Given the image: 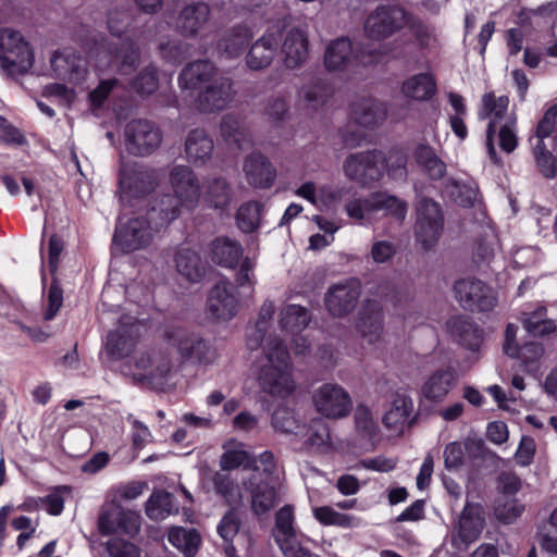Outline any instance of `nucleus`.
Segmentation results:
<instances>
[{"mask_svg":"<svg viewBox=\"0 0 557 557\" xmlns=\"http://www.w3.org/2000/svg\"><path fill=\"white\" fill-rule=\"evenodd\" d=\"M33 64V52L22 35L10 28L0 30L1 70L13 77L28 72Z\"/></svg>","mask_w":557,"mask_h":557,"instance_id":"0eeeda50","label":"nucleus"},{"mask_svg":"<svg viewBox=\"0 0 557 557\" xmlns=\"http://www.w3.org/2000/svg\"><path fill=\"white\" fill-rule=\"evenodd\" d=\"M451 336L463 347L475 351L483 342V332L465 315L451 317L447 321Z\"/></svg>","mask_w":557,"mask_h":557,"instance_id":"72a5a7b5","label":"nucleus"},{"mask_svg":"<svg viewBox=\"0 0 557 557\" xmlns=\"http://www.w3.org/2000/svg\"><path fill=\"white\" fill-rule=\"evenodd\" d=\"M216 74L215 65L208 60H198L189 63L180 74L178 84L182 89L202 90L210 84Z\"/></svg>","mask_w":557,"mask_h":557,"instance_id":"7c9ffc66","label":"nucleus"},{"mask_svg":"<svg viewBox=\"0 0 557 557\" xmlns=\"http://www.w3.org/2000/svg\"><path fill=\"white\" fill-rule=\"evenodd\" d=\"M343 170L350 181L368 185L383 176L384 156L377 150L351 153L344 161Z\"/></svg>","mask_w":557,"mask_h":557,"instance_id":"1a4fd4ad","label":"nucleus"},{"mask_svg":"<svg viewBox=\"0 0 557 557\" xmlns=\"http://www.w3.org/2000/svg\"><path fill=\"white\" fill-rule=\"evenodd\" d=\"M532 154L540 173L546 178L557 175V157H554L545 144H531Z\"/></svg>","mask_w":557,"mask_h":557,"instance_id":"13d9d810","label":"nucleus"},{"mask_svg":"<svg viewBox=\"0 0 557 557\" xmlns=\"http://www.w3.org/2000/svg\"><path fill=\"white\" fill-rule=\"evenodd\" d=\"M223 454L220 457V467L230 471L243 467L252 468L253 457L245 449V445L237 441H228L223 445Z\"/></svg>","mask_w":557,"mask_h":557,"instance_id":"79ce46f5","label":"nucleus"},{"mask_svg":"<svg viewBox=\"0 0 557 557\" xmlns=\"http://www.w3.org/2000/svg\"><path fill=\"white\" fill-rule=\"evenodd\" d=\"M274 311L275 308L272 301H265L260 308L256 325L247 335V346L249 349L255 350L259 348L264 341L267 344L269 338H273L271 335H268V331L271 325Z\"/></svg>","mask_w":557,"mask_h":557,"instance_id":"37998d69","label":"nucleus"},{"mask_svg":"<svg viewBox=\"0 0 557 557\" xmlns=\"http://www.w3.org/2000/svg\"><path fill=\"white\" fill-rule=\"evenodd\" d=\"M456 300L470 311H490L496 305L494 290L478 278H461L454 284Z\"/></svg>","mask_w":557,"mask_h":557,"instance_id":"f8f14e48","label":"nucleus"},{"mask_svg":"<svg viewBox=\"0 0 557 557\" xmlns=\"http://www.w3.org/2000/svg\"><path fill=\"white\" fill-rule=\"evenodd\" d=\"M295 194L320 209H333L342 201L345 188L332 184L317 186L314 182L308 181Z\"/></svg>","mask_w":557,"mask_h":557,"instance_id":"a878e982","label":"nucleus"},{"mask_svg":"<svg viewBox=\"0 0 557 557\" xmlns=\"http://www.w3.org/2000/svg\"><path fill=\"white\" fill-rule=\"evenodd\" d=\"M485 525L484 509L479 504L468 503L455 527L453 543L457 548L467 547L474 542Z\"/></svg>","mask_w":557,"mask_h":557,"instance_id":"4be33fe9","label":"nucleus"},{"mask_svg":"<svg viewBox=\"0 0 557 557\" xmlns=\"http://www.w3.org/2000/svg\"><path fill=\"white\" fill-rule=\"evenodd\" d=\"M411 400H396L393 407L385 413L383 422L387 428L398 430L406 423L411 413Z\"/></svg>","mask_w":557,"mask_h":557,"instance_id":"052dcab7","label":"nucleus"},{"mask_svg":"<svg viewBox=\"0 0 557 557\" xmlns=\"http://www.w3.org/2000/svg\"><path fill=\"white\" fill-rule=\"evenodd\" d=\"M157 185L156 172L138 162H122L120 168L119 190L124 205L133 206L151 193Z\"/></svg>","mask_w":557,"mask_h":557,"instance_id":"6e6552de","label":"nucleus"},{"mask_svg":"<svg viewBox=\"0 0 557 557\" xmlns=\"http://www.w3.org/2000/svg\"><path fill=\"white\" fill-rule=\"evenodd\" d=\"M159 216L160 209L154 205L145 213L138 212L125 222L121 218L114 232L113 247L123 253L148 247L154 233L165 226L158 225Z\"/></svg>","mask_w":557,"mask_h":557,"instance_id":"20e7f679","label":"nucleus"},{"mask_svg":"<svg viewBox=\"0 0 557 557\" xmlns=\"http://www.w3.org/2000/svg\"><path fill=\"white\" fill-rule=\"evenodd\" d=\"M498 138L503 151L510 153L517 148V117L513 113L500 125Z\"/></svg>","mask_w":557,"mask_h":557,"instance_id":"774afa93","label":"nucleus"},{"mask_svg":"<svg viewBox=\"0 0 557 557\" xmlns=\"http://www.w3.org/2000/svg\"><path fill=\"white\" fill-rule=\"evenodd\" d=\"M257 381L262 392L285 398L289 396L295 383L292 377V364L288 350L280 338H269L263 348Z\"/></svg>","mask_w":557,"mask_h":557,"instance_id":"f03ea898","label":"nucleus"},{"mask_svg":"<svg viewBox=\"0 0 557 557\" xmlns=\"http://www.w3.org/2000/svg\"><path fill=\"white\" fill-rule=\"evenodd\" d=\"M140 515L134 510L121 509L113 516L110 512L99 518L100 531L104 534L121 532L134 536L140 529Z\"/></svg>","mask_w":557,"mask_h":557,"instance_id":"473e14b6","label":"nucleus"},{"mask_svg":"<svg viewBox=\"0 0 557 557\" xmlns=\"http://www.w3.org/2000/svg\"><path fill=\"white\" fill-rule=\"evenodd\" d=\"M310 321V314L301 306L288 305L281 311L280 325L292 334L304 330Z\"/></svg>","mask_w":557,"mask_h":557,"instance_id":"3c124183","label":"nucleus"},{"mask_svg":"<svg viewBox=\"0 0 557 557\" xmlns=\"http://www.w3.org/2000/svg\"><path fill=\"white\" fill-rule=\"evenodd\" d=\"M169 542L182 550L186 557H193L198 550L200 535L195 529L173 527L168 534Z\"/></svg>","mask_w":557,"mask_h":557,"instance_id":"de8ad7c7","label":"nucleus"},{"mask_svg":"<svg viewBox=\"0 0 557 557\" xmlns=\"http://www.w3.org/2000/svg\"><path fill=\"white\" fill-rule=\"evenodd\" d=\"M525 330L533 336H545L556 331L555 321L546 318V310L540 308L523 320Z\"/></svg>","mask_w":557,"mask_h":557,"instance_id":"4d7b16f0","label":"nucleus"},{"mask_svg":"<svg viewBox=\"0 0 557 557\" xmlns=\"http://www.w3.org/2000/svg\"><path fill=\"white\" fill-rule=\"evenodd\" d=\"M323 61L325 69L333 73L348 72L367 63L347 37L332 40L325 48Z\"/></svg>","mask_w":557,"mask_h":557,"instance_id":"dca6fc26","label":"nucleus"},{"mask_svg":"<svg viewBox=\"0 0 557 557\" xmlns=\"http://www.w3.org/2000/svg\"><path fill=\"white\" fill-rule=\"evenodd\" d=\"M178 512L174 497L164 491H156L151 494L146 504V513L151 520H163L173 513Z\"/></svg>","mask_w":557,"mask_h":557,"instance_id":"a18cd8bd","label":"nucleus"},{"mask_svg":"<svg viewBox=\"0 0 557 557\" xmlns=\"http://www.w3.org/2000/svg\"><path fill=\"white\" fill-rule=\"evenodd\" d=\"M294 521V507L290 505H285L275 515L273 536L283 554L285 552H293L294 547L299 544Z\"/></svg>","mask_w":557,"mask_h":557,"instance_id":"2f4dec72","label":"nucleus"},{"mask_svg":"<svg viewBox=\"0 0 557 557\" xmlns=\"http://www.w3.org/2000/svg\"><path fill=\"white\" fill-rule=\"evenodd\" d=\"M412 158L421 171L431 180H440L446 173L445 162L437 156L434 148L419 143L412 150Z\"/></svg>","mask_w":557,"mask_h":557,"instance_id":"e433bc0d","label":"nucleus"},{"mask_svg":"<svg viewBox=\"0 0 557 557\" xmlns=\"http://www.w3.org/2000/svg\"><path fill=\"white\" fill-rule=\"evenodd\" d=\"M235 94L232 78L220 75L198 92L197 109L203 113L221 111L233 101Z\"/></svg>","mask_w":557,"mask_h":557,"instance_id":"aec40b11","label":"nucleus"},{"mask_svg":"<svg viewBox=\"0 0 557 557\" xmlns=\"http://www.w3.org/2000/svg\"><path fill=\"white\" fill-rule=\"evenodd\" d=\"M371 201L375 219L379 212H383V215L391 216L399 222H403L407 215V202L394 195L385 191L372 193Z\"/></svg>","mask_w":557,"mask_h":557,"instance_id":"a19ab883","label":"nucleus"},{"mask_svg":"<svg viewBox=\"0 0 557 557\" xmlns=\"http://www.w3.org/2000/svg\"><path fill=\"white\" fill-rule=\"evenodd\" d=\"M509 98L507 96L496 97L494 92H486L481 100V107L478 112L480 120H488L486 129V148L491 160L498 163L499 159L494 146L496 126L503 124L510 116L508 114Z\"/></svg>","mask_w":557,"mask_h":557,"instance_id":"ddd939ff","label":"nucleus"},{"mask_svg":"<svg viewBox=\"0 0 557 557\" xmlns=\"http://www.w3.org/2000/svg\"><path fill=\"white\" fill-rule=\"evenodd\" d=\"M361 294V285L358 280H348L329 288L325 295V306L334 317H343L351 312Z\"/></svg>","mask_w":557,"mask_h":557,"instance_id":"5701e85b","label":"nucleus"},{"mask_svg":"<svg viewBox=\"0 0 557 557\" xmlns=\"http://www.w3.org/2000/svg\"><path fill=\"white\" fill-rule=\"evenodd\" d=\"M280 33L268 29L249 48L246 54V65L252 71H261L269 67L278 49Z\"/></svg>","mask_w":557,"mask_h":557,"instance_id":"b1692460","label":"nucleus"},{"mask_svg":"<svg viewBox=\"0 0 557 557\" xmlns=\"http://www.w3.org/2000/svg\"><path fill=\"white\" fill-rule=\"evenodd\" d=\"M242 253L240 244L228 238L220 237L211 244L212 260L225 268H234Z\"/></svg>","mask_w":557,"mask_h":557,"instance_id":"c03bdc74","label":"nucleus"},{"mask_svg":"<svg viewBox=\"0 0 557 557\" xmlns=\"http://www.w3.org/2000/svg\"><path fill=\"white\" fill-rule=\"evenodd\" d=\"M456 382L457 375L454 369H440L425 380L421 393L429 400L441 401L455 386Z\"/></svg>","mask_w":557,"mask_h":557,"instance_id":"f704fd0d","label":"nucleus"},{"mask_svg":"<svg viewBox=\"0 0 557 557\" xmlns=\"http://www.w3.org/2000/svg\"><path fill=\"white\" fill-rule=\"evenodd\" d=\"M205 188V199L211 207L224 209L230 205L232 191L224 178H208Z\"/></svg>","mask_w":557,"mask_h":557,"instance_id":"8fccbe9b","label":"nucleus"},{"mask_svg":"<svg viewBox=\"0 0 557 557\" xmlns=\"http://www.w3.org/2000/svg\"><path fill=\"white\" fill-rule=\"evenodd\" d=\"M210 8L202 1L186 3L176 18V28L185 37L197 36L207 25Z\"/></svg>","mask_w":557,"mask_h":557,"instance_id":"cd10ccee","label":"nucleus"},{"mask_svg":"<svg viewBox=\"0 0 557 557\" xmlns=\"http://www.w3.org/2000/svg\"><path fill=\"white\" fill-rule=\"evenodd\" d=\"M213 147L212 138L203 129H193L185 140L186 158L196 165L203 164L210 159Z\"/></svg>","mask_w":557,"mask_h":557,"instance_id":"4c0bfd02","label":"nucleus"},{"mask_svg":"<svg viewBox=\"0 0 557 557\" xmlns=\"http://www.w3.org/2000/svg\"><path fill=\"white\" fill-rule=\"evenodd\" d=\"M262 205L258 201H248L243 203L236 213V223L245 233L256 231L261 221Z\"/></svg>","mask_w":557,"mask_h":557,"instance_id":"603ef678","label":"nucleus"},{"mask_svg":"<svg viewBox=\"0 0 557 557\" xmlns=\"http://www.w3.org/2000/svg\"><path fill=\"white\" fill-rule=\"evenodd\" d=\"M252 37L250 27L244 24L235 25L225 30L218 40V53L225 59H237L244 53Z\"/></svg>","mask_w":557,"mask_h":557,"instance_id":"c756f323","label":"nucleus"},{"mask_svg":"<svg viewBox=\"0 0 557 557\" xmlns=\"http://www.w3.org/2000/svg\"><path fill=\"white\" fill-rule=\"evenodd\" d=\"M214 488L225 502L235 506L242 500V494L237 482L230 474L216 472L213 476Z\"/></svg>","mask_w":557,"mask_h":557,"instance_id":"6e6d98bb","label":"nucleus"},{"mask_svg":"<svg viewBox=\"0 0 557 557\" xmlns=\"http://www.w3.org/2000/svg\"><path fill=\"white\" fill-rule=\"evenodd\" d=\"M164 336L184 361L209 366L214 363L219 357L211 341L205 338L200 333L175 327L168 330Z\"/></svg>","mask_w":557,"mask_h":557,"instance_id":"423d86ee","label":"nucleus"},{"mask_svg":"<svg viewBox=\"0 0 557 557\" xmlns=\"http://www.w3.org/2000/svg\"><path fill=\"white\" fill-rule=\"evenodd\" d=\"M239 309V298L233 284L228 281L218 282L209 292L207 310L212 318L220 321H230Z\"/></svg>","mask_w":557,"mask_h":557,"instance_id":"412c9836","label":"nucleus"},{"mask_svg":"<svg viewBox=\"0 0 557 557\" xmlns=\"http://www.w3.org/2000/svg\"><path fill=\"white\" fill-rule=\"evenodd\" d=\"M188 44L180 39L168 40L159 45L161 58L172 64H178L184 61L188 55Z\"/></svg>","mask_w":557,"mask_h":557,"instance_id":"680f3d73","label":"nucleus"},{"mask_svg":"<svg viewBox=\"0 0 557 557\" xmlns=\"http://www.w3.org/2000/svg\"><path fill=\"white\" fill-rule=\"evenodd\" d=\"M437 85L434 75L431 72L420 73L404 81L400 91L411 100L428 101L434 97Z\"/></svg>","mask_w":557,"mask_h":557,"instance_id":"c9c22d12","label":"nucleus"},{"mask_svg":"<svg viewBox=\"0 0 557 557\" xmlns=\"http://www.w3.org/2000/svg\"><path fill=\"white\" fill-rule=\"evenodd\" d=\"M344 210L350 219L361 225L370 224L375 220L371 194L364 198L348 200L344 206Z\"/></svg>","mask_w":557,"mask_h":557,"instance_id":"864d4df0","label":"nucleus"},{"mask_svg":"<svg viewBox=\"0 0 557 557\" xmlns=\"http://www.w3.org/2000/svg\"><path fill=\"white\" fill-rule=\"evenodd\" d=\"M160 129L147 120H133L125 127V145L129 153L147 156L161 144Z\"/></svg>","mask_w":557,"mask_h":557,"instance_id":"2eb2a0df","label":"nucleus"},{"mask_svg":"<svg viewBox=\"0 0 557 557\" xmlns=\"http://www.w3.org/2000/svg\"><path fill=\"white\" fill-rule=\"evenodd\" d=\"M351 117L359 126L373 127L384 121L386 117V110L374 99H362L354 103Z\"/></svg>","mask_w":557,"mask_h":557,"instance_id":"ea45409f","label":"nucleus"},{"mask_svg":"<svg viewBox=\"0 0 557 557\" xmlns=\"http://www.w3.org/2000/svg\"><path fill=\"white\" fill-rule=\"evenodd\" d=\"M244 490L249 493L251 510L261 516L272 510L282 499V486L274 476L262 479L260 473L250 474L243 481Z\"/></svg>","mask_w":557,"mask_h":557,"instance_id":"9d476101","label":"nucleus"},{"mask_svg":"<svg viewBox=\"0 0 557 557\" xmlns=\"http://www.w3.org/2000/svg\"><path fill=\"white\" fill-rule=\"evenodd\" d=\"M524 510V506L516 498H498L495 506L496 518L504 523H511Z\"/></svg>","mask_w":557,"mask_h":557,"instance_id":"69168bd1","label":"nucleus"},{"mask_svg":"<svg viewBox=\"0 0 557 557\" xmlns=\"http://www.w3.org/2000/svg\"><path fill=\"white\" fill-rule=\"evenodd\" d=\"M122 372L144 386L164 389L173 375V364L168 354L153 350L137 355L133 362H125Z\"/></svg>","mask_w":557,"mask_h":557,"instance_id":"39448f33","label":"nucleus"},{"mask_svg":"<svg viewBox=\"0 0 557 557\" xmlns=\"http://www.w3.org/2000/svg\"><path fill=\"white\" fill-rule=\"evenodd\" d=\"M272 425L275 430L294 434L296 436L304 435L306 425L300 424L294 416V412L287 407L280 406L272 414Z\"/></svg>","mask_w":557,"mask_h":557,"instance_id":"5fc2aeb1","label":"nucleus"},{"mask_svg":"<svg viewBox=\"0 0 557 557\" xmlns=\"http://www.w3.org/2000/svg\"><path fill=\"white\" fill-rule=\"evenodd\" d=\"M139 336V324L133 317H124L115 331L108 334L104 352L112 360L126 358L135 348Z\"/></svg>","mask_w":557,"mask_h":557,"instance_id":"a211bd4d","label":"nucleus"},{"mask_svg":"<svg viewBox=\"0 0 557 557\" xmlns=\"http://www.w3.org/2000/svg\"><path fill=\"white\" fill-rule=\"evenodd\" d=\"M170 184L174 195H164L156 203L160 209L158 225L175 220L181 209H194L200 199V185L195 172L187 165H175L170 171Z\"/></svg>","mask_w":557,"mask_h":557,"instance_id":"7ed1b4c3","label":"nucleus"},{"mask_svg":"<svg viewBox=\"0 0 557 557\" xmlns=\"http://www.w3.org/2000/svg\"><path fill=\"white\" fill-rule=\"evenodd\" d=\"M359 332L369 349L377 348L382 341V309L375 300H366L360 312Z\"/></svg>","mask_w":557,"mask_h":557,"instance_id":"bb28decb","label":"nucleus"},{"mask_svg":"<svg viewBox=\"0 0 557 557\" xmlns=\"http://www.w3.org/2000/svg\"><path fill=\"white\" fill-rule=\"evenodd\" d=\"M220 128L226 143L235 145L238 149H245L249 145V133L239 117L225 115L221 121Z\"/></svg>","mask_w":557,"mask_h":557,"instance_id":"49530a36","label":"nucleus"},{"mask_svg":"<svg viewBox=\"0 0 557 557\" xmlns=\"http://www.w3.org/2000/svg\"><path fill=\"white\" fill-rule=\"evenodd\" d=\"M312 401L315 410L327 419L347 417L352 409L349 393L336 383L322 384L314 391Z\"/></svg>","mask_w":557,"mask_h":557,"instance_id":"9b49d317","label":"nucleus"},{"mask_svg":"<svg viewBox=\"0 0 557 557\" xmlns=\"http://www.w3.org/2000/svg\"><path fill=\"white\" fill-rule=\"evenodd\" d=\"M330 94V85L325 81L317 79L301 88L300 98L307 107L315 109L326 101Z\"/></svg>","mask_w":557,"mask_h":557,"instance_id":"bf43d9fd","label":"nucleus"},{"mask_svg":"<svg viewBox=\"0 0 557 557\" xmlns=\"http://www.w3.org/2000/svg\"><path fill=\"white\" fill-rule=\"evenodd\" d=\"M243 170L248 184L257 188H270L276 178L275 168L261 153L248 156L244 162Z\"/></svg>","mask_w":557,"mask_h":557,"instance_id":"c85d7f7f","label":"nucleus"},{"mask_svg":"<svg viewBox=\"0 0 557 557\" xmlns=\"http://www.w3.org/2000/svg\"><path fill=\"white\" fill-rule=\"evenodd\" d=\"M442 228L443 215L438 203L429 198L421 199L416 223L417 240L424 249H430L437 242Z\"/></svg>","mask_w":557,"mask_h":557,"instance_id":"f3484780","label":"nucleus"},{"mask_svg":"<svg viewBox=\"0 0 557 557\" xmlns=\"http://www.w3.org/2000/svg\"><path fill=\"white\" fill-rule=\"evenodd\" d=\"M281 58L287 70L302 67L309 59V36L300 27H292L280 35Z\"/></svg>","mask_w":557,"mask_h":557,"instance_id":"6ab92c4d","label":"nucleus"},{"mask_svg":"<svg viewBox=\"0 0 557 557\" xmlns=\"http://www.w3.org/2000/svg\"><path fill=\"white\" fill-rule=\"evenodd\" d=\"M313 517L323 525H335L341 528H358L361 525V519L354 516L336 511L331 506L314 507Z\"/></svg>","mask_w":557,"mask_h":557,"instance_id":"09e8293b","label":"nucleus"},{"mask_svg":"<svg viewBox=\"0 0 557 557\" xmlns=\"http://www.w3.org/2000/svg\"><path fill=\"white\" fill-rule=\"evenodd\" d=\"M174 261L177 272L187 281L197 283L203 277L206 267L197 251L181 247L175 253Z\"/></svg>","mask_w":557,"mask_h":557,"instance_id":"58836bf2","label":"nucleus"},{"mask_svg":"<svg viewBox=\"0 0 557 557\" xmlns=\"http://www.w3.org/2000/svg\"><path fill=\"white\" fill-rule=\"evenodd\" d=\"M240 527V521L237 512L234 509L228 510L218 524V533L227 544V549L232 548L234 537L237 535Z\"/></svg>","mask_w":557,"mask_h":557,"instance_id":"338daca9","label":"nucleus"},{"mask_svg":"<svg viewBox=\"0 0 557 557\" xmlns=\"http://www.w3.org/2000/svg\"><path fill=\"white\" fill-rule=\"evenodd\" d=\"M51 67L57 77L73 84L82 83L87 75V63L71 49L55 52L51 58Z\"/></svg>","mask_w":557,"mask_h":557,"instance_id":"393cba45","label":"nucleus"},{"mask_svg":"<svg viewBox=\"0 0 557 557\" xmlns=\"http://www.w3.org/2000/svg\"><path fill=\"white\" fill-rule=\"evenodd\" d=\"M129 24L127 12H112L109 14L108 27L115 41L103 37L94 38L89 51L100 71L116 70L122 75H128L136 69L139 52L132 40Z\"/></svg>","mask_w":557,"mask_h":557,"instance_id":"f257e3e1","label":"nucleus"},{"mask_svg":"<svg viewBox=\"0 0 557 557\" xmlns=\"http://www.w3.org/2000/svg\"><path fill=\"white\" fill-rule=\"evenodd\" d=\"M407 23L406 11L397 5H380L364 22V33L371 39L381 40L398 32Z\"/></svg>","mask_w":557,"mask_h":557,"instance_id":"4468645a","label":"nucleus"},{"mask_svg":"<svg viewBox=\"0 0 557 557\" xmlns=\"http://www.w3.org/2000/svg\"><path fill=\"white\" fill-rule=\"evenodd\" d=\"M557 122V104L549 107L543 117L540 120L534 136H531L530 144H545V138L549 137Z\"/></svg>","mask_w":557,"mask_h":557,"instance_id":"0e129e2a","label":"nucleus"},{"mask_svg":"<svg viewBox=\"0 0 557 557\" xmlns=\"http://www.w3.org/2000/svg\"><path fill=\"white\" fill-rule=\"evenodd\" d=\"M311 446L323 447L330 444V432L326 423L322 419H313L309 426L306 425L304 435H298Z\"/></svg>","mask_w":557,"mask_h":557,"instance_id":"e2e57ef3","label":"nucleus"}]
</instances>
